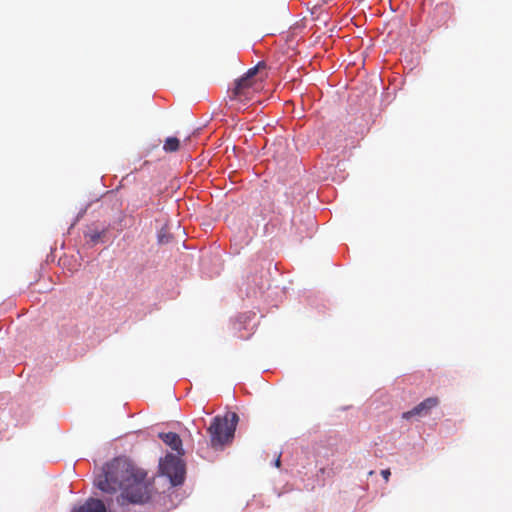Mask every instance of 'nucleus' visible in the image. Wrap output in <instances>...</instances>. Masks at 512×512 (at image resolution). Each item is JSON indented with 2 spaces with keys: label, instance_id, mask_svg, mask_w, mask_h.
<instances>
[{
  "label": "nucleus",
  "instance_id": "nucleus-6",
  "mask_svg": "<svg viewBox=\"0 0 512 512\" xmlns=\"http://www.w3.org/2000/svg\"><path fill=\"white\" fill-rule=\"evenodd\" d=\"M72 512H107L102 500L90 498L83 505L74 508Z\"/></svg>",
  "mask_w": 512,
  "mask_h": 512
},
{
  "label": "nucleus",
  "instance_id": "nucleus-5",
  "mask_svg": "<svg viewBox=\"0 0 512 512\" xmlns=\"http://www.w3.org/2000/svg\"><path fill=\"white\" fill-rule=\"evenodd\" d=\"M439 405L438 397H429L420 402L413 409L402 414V418L410 420L412 418H421L430 414L431 410Z\"/></svg>",
  "mask_w": 512,
  "mask_h": 512
},
{
  "label": "nucleus",
  "instance_id": "nucleus-13",
  "mask_svg": "<svg viewBox=\"0 0 512 512\" xmlns=\"http://www.w3.org/2000/svg\"><path fill=\"white\" fill-rule=\"evenodd\" d=\"M112 505H113L112 502H108L109 507H112Z\"/></svg>",
  "mask_w": 512,
  "mask_h": 512
},
{
  "label": "nucleus",
  "instance_id": "nucleus-11",
  "mask_svg": "<svg viewBox=\"0 0 512 512\" xmlns=\"http://www.w3.org/2000/svg\"><path fill=\"white\" fill-rule=\"evenodd\" d=\"M158 241H159V243H167L169 241V239L164 234L160 233L158 235Z\"/></svg>",
  "mask_w": 512,
  "mask_h": 512
},
{
  "label": "nucleus",
  "instance_id": "nucleus-12",
  "mask_svg": "<svg viewBox=\"0 0 512 512\" xmlns=\"http://www.w3.org/2000/svg\"><path fill=\"white\" fill-rule=\"evenodd\" d=\"M280 463H281V462H280V458L278 457V458L276 459V461H275V465H276V467H280Z\"/></svg>",
  "mask_w": 512,
  "mask_h": 512
},
{
  "label": "nucleus",
  "instance_id": "nucleus-4",
  "mask_svg": "<svg viewBox=\"0 0 512 512\" xmlns=\"http://www.w3.org/2000/svg\"><path fill=\"white\" fill-rule=\"evenodd\" d=\"M163 474L169 477L173 486L181 485L185 479V465L182 460L172 454L165 456L160 464Z\"/></svg>",
  "mask_w": 512,
  "mask_h": 512
},
{
  "label": "nucleus",
  "instance_id": "nucleus-8",
  "mask_svg": "<svg viewBox=\"0 0 512 512\" xmlns=\"http://www.w3.org/2000/svg\"><path fill=\"white\" fill-rule=\"evenodd\" d=\"M105 235H106V230L105 229H103L101 231L94 230V231H90L88 233H85V238H88L89 242L92 245H96L97 243H99V242H101L103 240Z\"/></svg>",
  "mask_w": 512,
  "mask_h": 512
},
{
  "label": "nucleus",
  "instance_id": "nucleus-10",
  "mask_svg": "<svg viewBox=\"0 0 512 512\" xmlns=\"http://www.w3.org/2000/svg\"><path fill=\"white\" fill-rule=\"evenodd\" d=\"M381 475L383 476V478L388 481L389 480V477L391 475L390 473V470L389 469H385V470H382L381 471Z\"/></svg>",
  "mask_w": 512,
  "mask_h": 512
},
{
  "label": "nucleus",
  "instance_id": "nucleus-3",
  "mask_svg": "<svg viewBox=\"0 0 512 512\" xmlns=\"http://www.w3.org/2000/svg\"><path fill=\"white\" fill-rule=\"evenodd\" d=\"M258 68H250L244 76L236 81L235 88L232 91L231 99L239 102L250 101L258 90L254 77Z\"/></svg>",
  "mask_w": 512,
  "mask_h": 512
},
{
  "label": "nucleus",
  "instance_id": "nucleus-9",
  "mask_svg": "<svg viewBox=\"0 0 512 512\" xmlns=\"http://www.w3.org/2000/svg\"><path fill=\"white\" fill-rule=\"evenodd\" d=\"M180 147V141L176 137H168L163 145V150L165 152L171 153L176 152Z\"/></svg>",
  "mask_w": 512,
  "mask_h": 512
},
{
  "label": "nucleus",
  "instance_id": "nucleus-7",
  "mask_svg": "<svg viewBox=\"0 0 512 512\" xmlns=\"http://www.w3.org/2000/svg\"><path fill=\"white\" fill-rule=\"evenodd\" d=\"M159 438L168 446L172 448V450L176 451L178 454L182 455V440L177 433L168 432V433H160Z\"/></svg>",
  "mask_w": 512,
  "mask_h": 512
},
{
  "label": "nucleus",
  "instance_id": "nucleus-2",
  "mask_svg": "<svg viewBox=\"0 0 512 512\" xmlns=\"http://www.w3.org/2000/svg\"><path fill=\"white\" fill-rule=\"evenodd\" d=\"M239 416L235 412H227L224 416H215L208 427L210 444L213 449H223L232 442Z\"/></svg>",
  "mask_w": 512,
  "mask_h": 512
},
{
  "label": "nucleus",
  "instance_id": "nucleus-1",
  "mask_svg": "<svg viewBox=\"0 0 512 512\" xmlns=\"http://www.w3.org/2000/svg\"><path fill=\"white\" fill-rule=\"evenodd\" d=\"M146 472L134 467L124 459H114L97 479V487L105 493L122 492L116 497L119 506L130 503L142 504L149 500L151 485L146 480Z\"/></svg>",
  "mask_w": 512,
  "mask_h": 512
}]
</instances>
